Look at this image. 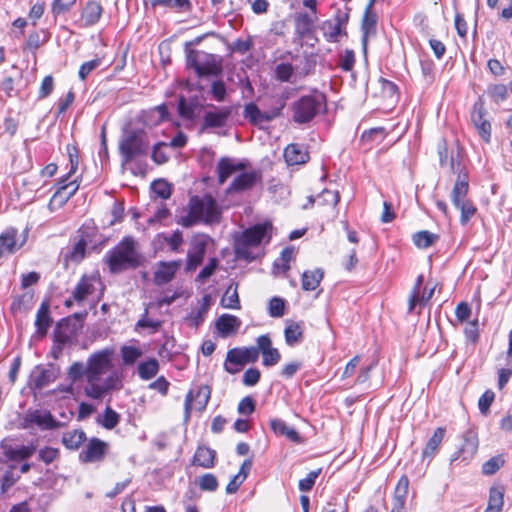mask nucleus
Wrapping results in <instances>:
<instances>
[{
	"mask_svg": "<svg viewBox=\"0 0 512 512\" xmlns=\"http://www.w3.org/2000/svg\"><path fill=\"white\" fill-rule=\"evenodd\" d=\"M285 301L280 297H273L269 302V315L279 318L284 315Z\"/></svg>",
	"mask_w": 512,
	"mask_h": 512,
	"instance_id": "obj_57",
	"label": "nucleus"
},
{
	"mask_svg": "<svg viewBox=\"0 0 512 512\" xmlns=\"http://www.w3.org/2000/svg\"><path fill=\"white\" fill-rule=\"evenodd\" d=\"M495 394L492 390H486L479 398L478 407L482 414L486 415L489 412L490 406L493 403Z\"/></svg>",
	"mask_w": 512,
	"mask_h": 512,
	"instance_id": "obj_61",
	"label": "nucleus"
},
{
	"mask_svg": "<svg viewBox=\"0 0 512 512\" xmlns=\"http://www.w3.org/2000/svg\"><path fill=\"white\" fill-rule=\"evenodd\" d=\"M316 16L309 13H300L296 17L295 30L300 38L308 37L314 30Z\"/></svg>",
	"mask_w": 512,
	"mask_h": 512,
	"instance_id": "obj_28",
	"label": "nucleus"
},
{
	"mask_svg": "<svg viewBox=\"0 0 512 512\" xmlns=\"http://www.w3.org/2000/svg\"><path fill=\"white\" fill-rule=\"evenodd\" d=\"M374 5V0H370L363 16L362 20V30H363V46L366 47L368 35L375 32V27L377 23L376 14L373 13L372 7Z\"/></svg>",
	"mask_w": 512,
	"mask_h": 512,
	"instance_id": "obj_27",
	"label": "nucleus"
},
{
	"mask_svg": "<svg viewBox=\"0 0 512 512\" xmlns=\"http://www.w3.org/2000/svg\"><path fill=\"white\" fill-rule=\"evenodd\" d=\"M309 153L303 144L292 143L284 150V159L288 165H300L308 162Z\"/></svg>",
	"mask_w": 512,
	"mask_h": 512,
	"instance_id": "obj_19",
	"label": "nucleus"
},
{
	"mask_svg": "<svg viewBox=\"0 0 512 512\" xmlns=\"http://www.w3.org/2000/svg\"><path fill=\"white\" fill-rule=\"evenodd\" d=\"M149 142L142 130H131L124 134L119 142V153L122 164L132 162L136 157L146 154Z\"/></svg>",
	"mask_w": 512,
	"mask_h": 512,
	"instance_id": "obj_5",
	"label": "nucleus"
},
{
	"mask_svg": "<svg viewBox=\"0 0 512 512\" xmlns=\"http://www.w3.org/2000/svg\"><path fill=\"white\" fill-rule=\"evenodd\" d=\"M106 259L110 271L114 274L135 269L140 265V255L131 237H125L115 248L107 252Z\"/></svg>",
	"mask_w": 512,
	"mask_h": 512,
	"instance_id": "obj_2",
	"label": "nucleus"
},
{
	"mask_svg": "<svg viewBox=\"0 0 512 512\" xmlns=\"http://www.w3.org/2000/svg\"><path fill=\"white\" fill-rule=\"evenodd\" d=\"M36 451V446L21 445V446H9L5 449L6 457L11 461H22L31 457Z\"/></svg>",
	"mask_w": 512,
	"mask_h": 512,
	"instance_id": "obj_31",
	"label": "nucleus"
},
{
	"mask_svg": "<svg viewBox=\"0 0 512 512\" xmlns=\"http://www.w3.org/2000/svg\"><path fill=\"white\" fill-rule=\"evenodd\" d=\"M70 320L62 319L58 322L54 330V341L57 344L65 345L69 343L73 337L74 329H70Z\"/></svg>",
	"mask_w": 512,
	"mask_h": 512,
	"instance_id": "obj_33",
	"label": "nucleus"
},
{
	"mask_svg": "<svg viewBox=\"0 0 512 512\" xmlns=\"http://www.w3.org/2000/svg\"><path fill=\"white\" fill-rule=\"evenodd\" d=\"M124 365L132 366L142 356L143 352L134 346L124 345L120 349Z\"/></svg>",
	"mask_w": 512,
	"mask_h": 512,
	"instance_id": "obj_49",
	"label": "nucleus"
},
{
	"mask_svg": "<svg viewBox=\"0 0 512 512\" xmlns=\"http://www.w3.org/2000/svg\"><path fill=\"white\" fill-rule=\"evenodd\" d=\"M258 361V349L254 346L232 348L226 354L224 370L229 374H236L249 363Z\"/></svg>",
	"mask_w": 512,
	"mask_h": 512,
	"instance_id": "obj_9",
	"label": "nucleus"
},
{
	"mask_svg": "<svg viewBox=\"0 0 512 512\" xmlns=\"http://www.w3.org/2000/svg\"><path fill=\"white\" fill-rule=\"evenodd\" d=\"M444 435H445V428H443V427H438L434 431L433 435L428 440L426 447L424 448V450L422 452L423 458L434 456V454L436 453L439 445L441 444V442L444 438Z\"/></svg>",
	"mask_w": 512,
	"mask_h": 512,
	"instance_id": "obj_40",
	"label": "nucleus"
},
{
	"mask_svg": "<svg viewBox=\"0 0 512 512\" xmlns=\"http://www.w3.org/2000/svg\"><path fill=\"white\" fill-rule=\"evenodd\" d=\"M272 228L270 223L256 224L244 230L238 237L235 238V254L238 259H243L251 262L256 259L257 254L254 250L257 249L269 229Z\"/></svg>",
	"mask_w": 512,
	"mask_h": 512,
	"instance_id": "obj_3",
	"label": "nucleus"
},
{
	"mask_svg": "<svg viewBox=\"0 0 512 512\" xmlns=\"http://www.w3.org/2000/svg\"><path fill=\"white\" fill-rule=\"evenodd\" d=\"M198 107L197 101L191 100L187 101L183 96L179 98L178 101V113L179 115L186 120H193L195 117V112Z\"/></svg>",
	"mask_w": 512,
	"mask_h": 512,
	"instance_id": "obj_47",
	"label": "nucleus"
},
{
	"mask_svg": "<svg viewBox=\"0 0 512 512\" xmlns=\"http://www.w3.org/2000/svg\"><path fill=\"white\" fill-rule=\"evenodd\" d=\"M261 378V372L257 368H249L244 372L242 382L245 386H255Z\"/></svg>",
	"mask_w": 512,
	"mask_h": 512,
	"instance_id": "obj_63",
	"label": "nucleus"
},
{
	"mask_svg": "<svg viewBox=\"0 0 512 512\" xmlns=\"http://www.w3.org/2000/svg\"><path fill=\"white\" fill-rule=\"evenodd\" d=\"M221 305L228 309H239L240 301L237 291V284H231L221 299Z\"/></svg>",
	"mask_w": 512,
	"mask_h": 512,
	"instance_id": "obj_45",
	"label": "nucleus"
},
{
	"mask_svg": "<svg viewBox=\"0 0 512 512\" xmlns=\"http://www.w3.org/2000/svg\"><path fill=\"white\" fill-rule=\"evenodd\" d=\"M303 324L299 322H290L284 331L285 341L289 346H294L303 339Z\"/></svg>",
	"mask_w": 512,
	"mask_h": 512,
	"instance_id": "obj_38",
	"label": "nucleus"
},
{
	"mask_svg": "<svg viewBox=\"0 0 512 512\" xmlns=\"http://www.w3.org/2000/svg\"><path fill=\"white\" fill-rule=\"evenodd\" d=\"M462 439H463V443L461 444L459 450L453 456L451 461H455L461 455L464 457V459L471 458L477 452L478 446H479V441H478L477 432L474 428H469L468 430H466L463 433Z\"/></svg>",
	"mask_w": 512,
	"mask_h": 512,
	"instance_id": "obj_16",
	"label": "nucleus"
},
{
	"mask_svg": "<svg viewBox=\"0 0 512 512\" xmlns=\"http://www.w3.org/2000/svg\"><path fill=\"white\" fill-rule=\"evenodd\" d=\"M321 472L322 469L319 468L317 470L311 471L305 478L301 479L298 484L299 490L302 492L310 491Z\"/></svg>",
	"mask_w": 512,
	"mask_h": 512,
	"instance_id": "obj_55",
	"label": "nucleus"
},
{
	"mask_svg": "<svg viewBox=\"0 0 512 512\" xmlns=\"http://www.w3.org/2000/svg\"><path fill=\"white\" fill-rule=\"evenodd\" d=\"M243 116L245 119H248L252 125L258 126L260 128L263 124L269 123V117L267 116L266 112L261 111L259 107L253 102L245 105Z\"/></svg>",
	"mask_w": 512,
	"mask_h": 512,
	"instance_id": "obj_25",
	"label": "nucleus"
},
{
	"mask_svg": "<svg viewBox=\"0 0 512 512\" xmlns=\"http://www.w3.org/2000/svg\"><path fill=\"white\" fill-rule=\"evenodd\" d=\"M180 265V261L160 262L159 268L154 273V283L156 285H164L170 282L174 278Z\"/></svg>",
	"mask_w": 512,
	"mask_h": 512,
	"instance_id": "obj_22",
	"label": "nucleus"
},
{
	"mask_svg": "<svg viewBox=\"0 0 512 512\" xmlns=\"http://www.w3.org/2000/svg\"><path fill=\"white\" fill-rule=\"evenodd\" d=\"M24 422L26 428L37 425L43 429L51 430L60 426V423L54 419L49 411L30 410L26 413Z\"/></svg>",
	"mask_w": 512,
	"mask_h": 512,
	"instance_id": "obj_14",
	"label": "nucleus"
},
{
	"mask_svg": "<svg viewBox=\"0 0 512 512\" xmlns=\"http://www.w3.org/2000/svg\"><path fill=\"white\" fill-rule=\"evenodd\" d=\"M294 67L290 63H280L275 68L276 78L281 82H291Z\"/></svg>",
	"mask_w": 512,
	"mask_h": 512,
	"instance_id": "obj_53",
	"label": "nucleus"
},
{
	"mask_svg": "<svg viewBox=\"0 0 512 512\" xmlns=\"http://www.w3.org/2000/svg\"><path fill=\"white\" fill-rule=\"evenodd\" d=\"M33 298L34 293L32 291H26L15 297L10 308L12 313H27L32 308Z\"/></svg>",
	"mask_w": 512,
	"mask_h": 512,
	"instance_id": "obj_35",
	"label": "nucleus"
},
{
	"mask_svg": "<svg viewBox=\"0 0 512 512\" xmlns=\"http://www.w3.org/2000/svg\"><path fill=\"white\" fill-rule=\"evenodd\" d=\"M215 457V450L206 446H199L194 454L193 463L203 468H212L215 465Z\"/></svg>",
	"mask_w": 512,
	"mask_h": 512,
	"instance_id": "obj_30",
	"label": "nucleus"
},
{
	"mask_svg": "<svg viewBox=\"0 0 512 512\" xmlns=\"http://www.w3.org/2000/svg\"><path fill=\"white\" fill-rule=\"evenodd\" d=\"M52 318L50 317V306L48 302H42L37 314H36V320H35V326H36V333L39 337L46 336L48 329L50 328L52 324Z\"/></svg>",
	"mask_w": 512,
	"mask_h": 512,
	"instance_id": "obj_23",
	"label": "nucleus"
},
{
	"mask_svg": "<svg viewBox=\"0 0 512 512\" xmlns=\"http://www.w3.org/2000/svg\"><path fill=\"white\" fill-rule=\"evenodd\" d=\"M317 65V59L315 55H305L299 65L296 66V74L300 77H306L314 73Z\"/></svg>",
	"mask_w": 512,
	"mask_h": 512,
	"instance_id": "obj_42",
	"label": "nucleus"
},
{
	"mask_svg": "<svg viewBox=\"0 0 512 512\" xmlns=\"http://www.w3.org/2000/svg\"><path fill=\"white\" fill-rule=\"evenodd\" d=\"M261 173L259 171L242 172L231 182L226 189L227 194H237L251 190L258 182L261 181Z\"/></svg>",
	"mask_w": 512,
	"mask_h": 512,
	"instance_id": "obj_10",
	"label": "nucleus"
},
{
	"mask_svg": "<svg viewBox=\"0 0 512 512\" xmlns=\"http://www.w3.org/2000/svg\"><path fill=\"white\" fill-rule=\"evenodd\" d=\"M191 213L205 223H215L220 220L221 211L216 200L209 194L203 197L193 196L189 200Z\"/></svg>",
	"mask_w": 512,
	"mask_h": 512,
	"instance_id": "obj_8",
	"label": "nucleus"
},
{
	"mask_svg": "<svg viewBox=\"0 0 512 512\" xmlns=\"http://www.w3.org/2000/svg\"><path fill=\"white\" fill-rule=\"evenodd\" d=\"M325 106L323 94L305 95L293 103V120L304 124L310 122Z\"/></svg>",
	"mask_w": 512,
	"mask_h": 512,
	"instance_id": "obj_7",
	"label": "nucleus"
},
{
	"mask_svg": "<svg viewBox=\"0 0 512 512\" xmlns=\"http://www.w3.org/2000/svg\"><path fill=\"white\" fill-rule=\"evenodd\" d=\"M59 371V367L53 363L46 367L37 366L31 374L34 388L40 390L54 382L59 376Z\"/></svg>",
	"mask_w": 512,
	"mask_h": 512,
	"instance_id": "obj_13",
	"label": "nucleus"
},
{
	"mask_svg": "<svg viewBox=\"0 0 512 512\" xmlns=\"http://www.w3.org/2000/svg\"><path fill=\"white\" fill-rule=\"evenodd\" d=\"M505 463L501 455L494 456L482 465V473L490 476L495 474Z\"/></svg>",
	"mask_w": 512,
	"mask_h": 512,
	"instance_id": "obj_51",
	"label": "nucleus"
},
{
	"mask_svg": "<svg viewBox=\"0 0 512 512\" xmlns=\"http://www.w3.org/2000/svg\"><path fill=\"white\" fill-rule=\"evenodd\" d=\"M152 192L159 198L165 200L171 196V186L165 180H156L151 184Z\"/></svg>",
	"mask_w": 512,
	"mask_h": 512,
	"instance_id": "obj_52",
	"label": "nucleus"
},
{
	"mask_svg": "<svg viewBox=\"0 0 512 512\" xmlns=\"http://www.w3.org/2000/svg\"><path fill=\"white\" fill-rule=\"evenodd\" d=\"M218 259L213 257L209 259L207 265L197 275V281L204 283L216 270Z\"/></svg>",
	"mask_w": 512,
	"mask_h": 512,
	"instance_id": "obj_60",
	"label": "nucleus"
},
{
	"mask_svg": "<svg viewBox=\"0 0 512 512\" xmlns=\"http://www.w3.org/2000/svg\"><path fill=\"white\" fill-rule=\"evenodd\" d=\"M16 236L17 230L15 229H9L0 235V257L14 253L23 245L24 241L17 245Z\"/></svg>",
	"mask_w": 512,
	"mask_h": 512,
	"instance_id": "obj_24",
	"label": "nucleus"
},
{
	"mask_svg": "<svg viewBox=\"0 0 512 512\" xmlns=\"http://www.w3.org/2000/svg\"><path fill=\"white\" fill-rule=\"evenodd\" d=\"M231 107L217 108L216 111H208L204 115L203 128H221L231 114Z\"/></svg>",
	"mask_w": 512,
	"mask_h": 512,
	"instance_id": "obj_20",
	"label": "nucleus"
},
{
	"mask_svg": "<svg viewBox=\"0 0 512 512\" xmlns=\"http://www.w3.org/2000/svg\"><path fill=\"white\" fill-rule=\"evenodd\" d=\"M207 249V240L204 237L195 238L187 254L186 270L192 272L203 262Z\"/></svg>",
	"mask_w": 512,
	"mask_h": 512,
	"instance_id": "obj_15",
	"label": "nucleus"
},
{
	"mask_svg": "<svg viewBox=\"0 0 512 512\" xmlns=\"http://www.w3.org/2000/svg\"><path fill=\"white\" fill-rule=\"evenodd\" d=\"M186 52L187 65L193 68L199 77H218L222 74L223 65L220 56L194 49Z\"/></svg>",
	"mask_w": 512,
	"mask_h": 512,
	"instance_id": "obj_4",
	"label": "nucleus"
},
{
	"mask_svg": "<svg viewBox=\"0 0 512 512\" xmlns=\"http://www.w3.org/2000/svg\"><path fill=\"white\" fill-rule=\"evenodd\" d=\"M323 276L324 272L320 268L312 271H305L302 274V289L305 291L315 290L319 286Z\"/></svg>",
	"mask_w": 512,
	"mask_h": 512,
	"instance_id": "obj_36",
	"label": "nucleus"
},
{
	"mask_svg": "<svg viewBox=\"0 0 512 512\" xmlns=\"http://www.w3.org/2000/svg\"><path fill=\"white\" fill-rule=\"evenodd\" d=\"M86 440V434L83 430L75 429L63 434L62 443L71 450H77Z\"/></svg>",
	"mask_w": 512,
	"mask_h": 512,
	"instance_id": "obj_39",
	"label": "nucleus"
},
{
	"mask_svg": "<svg viewBox=\"0 0 512 512\" xmlns=\"http://www.w3.org/2000/svg\"><path fill=\"white\" fill-rule=\"evenodd\" d=\"M79 236L81 240L89 246V248L94 249L97 247L99 240L96 239L98 237V231L94 226L83 225L79 231Z\"/></svg>",
	"mask_w": 512,
	"mask_h": 512,
	"instance_id": "obj_48",
	"label": "nucleus"
},
{
	"mask_svg": "<svg viewBox=\"0 0 512 512\" xmlns=\"http://www.w3.org/2000/svg\"><path fill=\"white\" fill-rule=\"evenodd\" d=\"M438 238L439 236L437 234L423 230L413 235V242L418 248L426 249L432 246L438 240Z\"/></svg>",
	"mask_w": 512,
	"mask_h": 512,
	"instance_id": "obj_44",
	"label": "nucleus"
},
{
	"mask_svg": "<svg viewBox=\"0 0 512 512\" xmlns=\"http://www.w3.org/2000/svg\"><path fill=\"white\" fill-rule=\"evenodd\" d=\"M211 95L217 102H223L226 98L227 89L222 80H215L211 84Z\"/></svg>",
	"mask_w": 512,
	"mask_h": 512,
	"instance_id": "obj_56",
	"label": "nucleus"
},
{
	"mask_svg": "<svg viewBox=\"0 0 512 512\" xmlns=\"http://www.w3.org/2000/svg\"><path fill=\"white\" fill-rule=\"evenodd\" d=\"M115 350L106 347L96 351L87 359V385L85 394L94 400H101L112 391L122 388L121 374L114 369Z\"/></svg>",
	"mask_w": 512,
	"mask_h": 512,
	"instance_id": "obj_1",
	"label": "nucleus"
},
{
	"mask_svg": "<svg viewBox=\"0 0 512 512\" xmlns=\"http://www.w3.org/2000/svg\"><path fill=\"white\" fill-rule=\"evenodd\" d=\"M14 469V465L10 466L2 476L1 490L3 493L7 492L20 478V475L15 474Z\"/></svg>",
	"mask_w": 512,
	"mask_h": 512,
	"instance_id": "obj_54",
	"label": "nucleus"
},
{
	"mask_svg": "<svg viewBox=\"0 0 512 512\" xmlns=\"http://www.w3.org/2000/svg\"><path fill=\"white\" fill-rule=\"evenodd\" d=\"M246 168V163H234L228 157H222L217 164L218 182L224 184L226 180L235 172L243 171Z\"/></svg>",
	"mask_w": 512,
	"mask_h": 512,
	"instance_id": "obj_21",
	"label": "nucleus"
},
{
	"mask_svg": "<svg viewBox=\"0 0 512 512\" xmlns=\"http://www.w3.org/2000/svg\"><path fill=\"white\" fill-rule=\"evenodd\" d=\"M76 0H54L52 3V13L55 16L68 12L75 4Z\"/></svg>",
	"mask_w": 512,
	"mask_h": 512,
	"instance_id": "obj_64",
	"label": "nucleus"
},
{
	"mask_svg": "<svg viewBox=\"0 0 512 512\" xmlns=\"http://www.w3.org/2000/svg\"><path fill=\"white\" fill-rule=\"evenodd\" d=\"M240 324L241 322L236 316L229 314L221 315L216 321V327L223 336L236 332Z\"/></svg>",
	"mask_w": 512,
	"mask_h": 512,
	"instance_id": "obj_32",
	"label": "nucleus"
},
{
	"mask_svg": "<svg viewBox=\"0 0 512 512\" xmlns=\"http://www.w3.org/2000/svg\"><path fill=\"white\" fill-rule=\"evenodd\" d=\"M270 427L275 434L285 436L292 442L299 443L301 440L299 433L295 429L289 427L282 419H272L270 421Z\"/></svg>",
	"mask_w": 512,
	"mask_h": 512,
	"instance_id": "obj_29",
	"label": "nucleus"
},
{
	"mask_svg": "<svg viewBox=\"0 0 512 512\" xmlns=\"http://www.w3.org/2000/svg\"><path fill=\"white\" fill-rule=\"evenodd\" d=\"M120 421V415L113 410L110 406H107L102 416H99L97 422L105 429H114Z\"/></svg>",
	"mask_w": 512,
	"mask_h": 512,
	"instance_id": "obj_43",
	"label": "nucleus"
},
{
	"mask_svg": "<svg viewBox=\"0 0 512 512\" xmlns=\"http://www.w3.org/2000/svg\"><path fill=\"white\" fill-rule=\"evenodd\" d=\"M199 487L204 491H215L218 487L217 478L211 473L204 474L199 479Z\"/></svg>",
	"mask_w": 512,
	"mask_h": 512,
	"instance_id": "obj_58",
	"label": "nucleus"
},
{
	"mask_svg": "<svg viewBox=\"0 0 512 512\" xmlns=\"http://www.w3.org/2000/svg\"><path fill=\"white\" fill-rule=\"evenodd\" d=\"M469 189L467 173H459L451 193L453 205L461 211L460 221L465 225L475 214L473 203L466 199Z\"/></svg>",
	"mask_w": 512,
	"mask_h": 512,
	"instance_id": "obj_6",
	"label": "nucleus"
},
{
	"mask_svg": "<svg viewBox=\"0 0 512 512\" xmlns=\"http://www.w3.org/2000/svg\"><path fill=\"white\" fill-rule=\"evenodd\" d=\"M138 375L142 380H150L155 377L159 371V362L155 358H150L138 365Z\"/></svg>",
	"mask_w": 512,
	"mask_h": 512,
	"instance_id": "obj_41",
	"label": "nucleus"
},
{
	"mask_svg": "<svg viewBox=\"0 0 512 512\" xmlns=\"http://www.w3.org/2000/svg\"><path fill=\"white\" fill-rule=\"evenodd\" d=\"M103 13V8L100 3L96 1H89L84 7L81 20L84 22V26L89 27L95 25Z\"/></svg>",
	"mask_w": 512,
	"mask_h": 512,
	"instance_id": "obj_26",
	"label": "nucleus"
},
{
	"mask_svg": "<svg viewBox=\"0 0 512 512\" xmlns=\"http://www.w3.org/2000/svg\"><path fill=\"white\" fill-rule=\"evenodd\" d=\"M108 451V444L99 438L93 437L88 441L86 448L80 453L79 458L84 463L102 461Z\"/></svg>",
	"mask_w": 512,
	"mask_h": 512,
	"instance_id": "obj_12",
	"label": "nucleus"
},
{
	"mask_svg": "<svg viewBox=\"0 0 512 512\" xmlns=\"http://www.w3.org/2000/svg\"><path fill=\"white\" fill-rule=\"evenodd\" d=\"M488 94L495 102H502L507 98V87L503 84L493 85L488 89Z\"/></svg>",
	"mask_w": 512,
	"mask_h": 512,
	"instance_id": "obj_59",
	"label": "nucleus"
},
{
	"mask_svg": "<svg viewBox=\"0 0 512 512\" xmlns=\"http://www.w3.org/2000/svg\"><path fill=\"white\" fill-rule=\"evenodd\" d=\"M101 64V60L100 59H93V60H90V61H87L85 63H83L81 66H80V69H79V72H78V76L79 78L84 81L86 80V78L88 77V75L94 71L95 69H97Z\"/></svg>",
	"mask_w": 512,
	"mask_h": 512,
	"instance_id": "obj_62",
	"label": "nucleus"
},
{
	"mask_svg": "<svg viewBox=\"0 0 512 512\" xmlns=\"http://www.w3.org/2000/svg\"><path fill=\"white\" fill-rule=\"evenodd\" d=\"M486 110L481 101L476 102L473 105V109L471 112V121L475 128L477 129L480 137L486 142L489 143L491 139V124L485 118Z\"/></svg>",
	"mask_w": 512,
	"mask_h": 512,
	"instance_id": "obj_11",
	"label": "nucleus"
},
{
	"mask_svg": "<svg viewBox=\"0 0 512 512\" xmlns=\"http://www.w3.org/2000/svg\"><path fill=\"white\" fill-rule=\"evenodd\" d=\"M69 380L73 383L79 381L84 376L87 378V363L83 362H74L68 369L67 372Z\"/></svg>",
	"mask_w": 512,
	"mask_h": 512,
	"instance_id": "obj_50",
	"label": "nucleus"
},
{
	"mask_svg": "<svg viewBox=\"0 0 512 512\" xmlns=\"http://www.w3.org/2000/svg\"><path fill=\"white\" fill-rule=\"evenodd\" d=\"M348 21V14L338 11L334 19L325 21L322 24V31L328 41H336L342 33V27Z\"/></svg>",
	"mask_w": 512,
	"mask_h": 512,
	"instance_id": "obj_18",
	"label": "nucleus"
},
{
	"mask_svg": "<svg viewBox=\"0 0 512 512\" xmlns=\"http://www.w3.org/2000/svg\"><path fill=\"white\" fill-rule=\"evenodd\" d=\"M504 504V489L500 486H493L489 491L488 506L485 512H500Z\"/></svg>",
	"mask_w": 512,
	"mask_h": 512,
	"instance_id": "obj_37",
	"label": "nucleus"
},
{
	"mask_svg": "<svg viewBox=\"0 0 512 512\" xmlns=\"http://www.w3.org/2000/svg\"><path fill=\"white\" fill-rule=\"evenodd\" d=\"M149 314V307L146 306L144 309V313L142 314L141 318L137 321L135 325V330L150 329V334L156 333L160 327L162 326V321L160 320H152L148 318Z\"/></svg>",
	"mask_w": 512,
	"mask_h": 512,
	"instance_id": "obj_46",
	"label": "nucleus"
},
{
	"mask_svg": "<svg viewBox=\"0 0 512 512\" xmlns=\"http://www.w3.org/2000/svg\"><path fill=\"white\" fill-rule=\"evenodd\" d=\"M94 291L95 288L92 283V279L87 276H83L72 292L73 299L76 302L80 303L83 300H85L87 296L91 295Z\"/></svg>",
	"mask_w": 512,
	"mask_h": 512,
	"instance_id": "obj_34",
	"label": "nucleus"
},
{
	"mask_svg": "<svg viewBox=\"0 0 512 512\" xmlns=\"http://www.w3.org/2000/svg\"><path fill=\"white\" fill-rule=\"evenodd\" d=\"M68 179L69 178L65 176L59 181V187L52 196L49 203V207H51L52 205L62 207L77 192L79 185L76 183V180L70 183H66Z\"/></svg>",
	"mask_w": 512,
	"mask_h": 512,
	"instance_id": "obj_17",
	"label": "nucleus"
}]
</instances>
